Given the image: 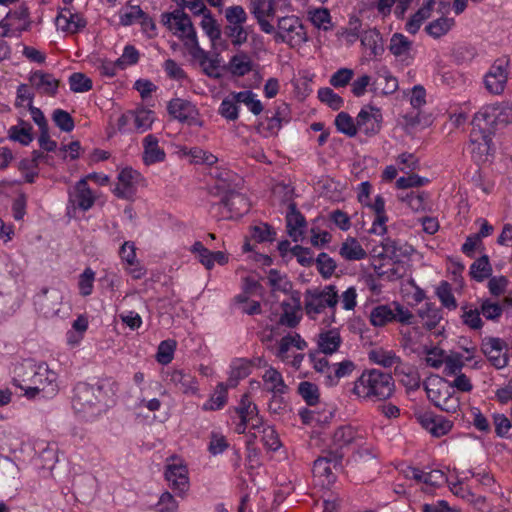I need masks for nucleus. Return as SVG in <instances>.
Here are the masks:
<instances>
[{"label": "nucleus", "instance_id": "nucleus-62", "mask_svg": "<svg viewBox=\"0 0 512 512\" xmlns=\"http://www.w3.org/2000/svg\"><path fill=\"white\" fill-rule=\"evenodd\" d=\"M318 98L322 103H325L333 110H339L343 106V99L331 88L324 87L318 90Z\"/></svg>", "mask_w": 512, "mask_h": 512}, {"label": "nucleus", "instance_id": "nucleus-39", "mask_svg": "<svg viewBox=\"0 0 512 512\" xmlns=\"http://www.w3.org/2000/svg\"><path fill=\"white\" fill-rule=\"evenodd\" d=\"M132 111L133 130L137 133H144L151 129L155 121V114L152 110L146 108H137Z\"/></svg>", "mask_w": 512, "mask_h": 512}, {"label": "nucleus", "instance_id": "nucleus-54", "mask_svg": "<svg viewBox=\"0 0 512 512\" xmlns=\"http://www.w3.org/2000/svg\"><path fill=\"white\" fill-rule=\"evenodd\" d=\"M337 130L349 137L356 135L358 131L357 121L346 112H340L335 118Z\"/></svg>", "mask_w": 512, "mask_h": 512}, {"label": "nucleus", "instance_id": "nucleus-32", "mask_svg": "<svg viewBox=\"0 0 512 512\" xmlns=\"http://www.w3.org/2000/svg\"><path fill=\"white\" fill-rule=\"evenodd\" d=\"M264 388L272 393L274 397L281 396L288 391L282 374L273 367H269L262 376Z\"/></svg>", "mask_w": 512, "mask_h": 512}, {"label": "nucleus", "instance_id": "nucleus-45", "mask_svg": "<svg viewBox=\"0 0 512 512\" xmlns=\"http://www.w3.org/2000/svg\"><path fill=\"white\" fill-rule=\"evenodd\" d=\"M369 360L385 368H391L395 364H400V357L395 352L382 348L371 350L369 352Z\"/></svg>", "mask_w": 512, "mask_h": 512}, {"label": "nucleus", "instance_id": "nucleus-23", "mask_svg": "<svg viewBox=\"0 0 512 512\" xmlns=\"http://www.w3.org/2000/svg\"><path fill=\"white\" fill-rule=\"evenodd\" d=\"M119 256L125 263V270L134 278L141 279L145 274V269L139 264L136 256V246L132 241H125L119 250Z\"/></svg>", "mask_w": 512, "mask_h": 512}, {"label": "nucleus", "instance_id": "nucleus-18", "mask_svg": "<svg viewBox=\"0 0 512 512\" xmlns=\"http://www.w3.org/2000/svg\"><path fill=\"white\" fill-rule=\"evenodd\" d=\"M95 195L88 186L86 179L81 178L69 191V203L82 211H88L95 203Z\"/></svg>", "mask_w": 512, "mask_h": 512}, {"label": "nucleus", "instance_id": "nucleus-42", "mask_svg": "<svg viewBox=\"0 0 512 512\" xmlns=\"http://www.w3.org/2000/svg\"><path fill=\"white\" fill-rule=\"evenodd\" d=\"M253 68L251 57L245 52H239L229 60V70L233 75L244 76Z\"/></svg>", "mask_w": 512, "mask_h": 512}, {"label": "nucleus", "instance_id": "nucleus-36", "mask_svg": "<svg viewBox=\"0 0 512 512\" xmlns=\"http://www.w3.org/2000/svg\"><path fill=\"white\" fill-rule=\"evenodd\" d=\"M214 177L216 179L215 189L219 195L237 188L239 183L237 174L227 169H216Z\"/></svg>", "mask_w": 512, "mask_h": 512}, {"label": "nucleus", "instance_id": "nucleus-9", "mask_svg": "<svg viewBox=\"0 0 512 512\" xmlns=\"http://www.w3.org/2000/svg\"><path fill=\"white\" fill-rule=\"evenodd\" d=\"M272 34L277 43L287 44L291 48L300 47L308 40L302 20L295 15L278 18L275 31Z\"/></svg>", "mask_w": 512, "mask_h": 512}, {"label": "nucleus", "instance_id": "nucleus-50", "mask_svg": "<svg viewBox=\"0 0 512 512\" xmlns=\"http://www.w3.org/2000/svg\"><path fill=\"white\" fill-rule=\"evenodd\" d=\"M267 282L273 292L287 294L292 290V283L288 277L276 269H271L268 272Z\"/></svg>", "mask_w": 512, "mask_h": 512}, {"label": "nucleus", "instance_id": "nucleus-44", "mask_svg": "<svg viewBox=\"0 0 512 512\" xmlns=\"http://www.w3.org/2000/svg\"><path fill=\"white\" fill-rule=\"evenodd\" d=\"M418 314L422 319L424 326L429 330L435 328L442 319L441 310L432 303H425L419 309Z\"/></svg>", "mask_w": 512, "mask_h": 512}, {"label": "nucleus", "instance_id": "nucleus-40", "mask_svg": "<svg viewBox=\"0 0 512 512\" xmlns=\"http://www.w3.org/2000/svg\"><path fill=\"white\" fill-rule=\"evenodd\" d=\"M339 254L348 261H357L365 259L366 251L355 238H347L341 245Z\"/></svg>", "mask_w": 512, "mask_h": 512}, {"label": "nucleus", "instance_id": "nucleus-1", "mask_svg": "<svg viewBox=\"0 0 512 512\" xmlns=\"http://www.w3.org/2000/svg\"><path fill=\"white\" fill-rule=\"evenodd\" d=\"M116 391V384L110 380L95 384L80 382L73 390L72 409L79 418L93 421L114 404Z\"/></svg>", "mask_w": 512, "mask_h": 512}, {"label": "nucleus", "instance_id": "nucleus-28", "mask_svg": "<svg viewBox=\"0 0 512 512\" xmlns=\"http://www.w3.org/2000/svg\"><path fill=\"white\" fill-rule=\"evenodd\" d=\"M286 226L287 232L293 241L298 242L303 239L306 230V221L294 204L289 205V210L286 215Z\"/></svg>", "mask_w": 512, "mask_h": 512}, {"label": "nucleus", "instance_id": "nucleus-16", "mask_svg": "<svg viewBox=\"0 0 512 512\" xmlns=\"http://www.w3.org/2000/svg\"><path fill=\"white\" fill-rule=\"evenodd\" d=\"M55 24L57 30L68 34H76L86 27L87 21L82 14L70 7H64L59 10Z\"/></svg>", "mask_w": 512, "mask_h": 512}, {"label": "nucleus", "instance_id": "nucleus-46", "mask_svg": "<svg viewBox=\"0 0 512 512\" xmlns=\"http://www.w3.org/2000/svg\"><path fill=\"white\" fill-rule=\"evenodd\" d=\"M412 42L403 34L395 33L390 39L389 50L398 58L405 59L409 56Z\"/></svg>", "mask_w": 512, "mask_h": 512}, {"label": "nucleus", "instance_id": "nucleus-27", "mask_svg": "<svg viewBox=\"0 0 512 512\" xmlns=\"http://www.w3.org/2000/svg\"><path fill=\"white\" fill-rule=\"evenodd\" d=\"M168 381L186 395L198 394V381L196 377L190 373L184 372L183 370H173L168 375Z\"/></svg>", "mask_w": 512, "mask_h": 512}, {"label": "nucleus", "instance_id": "nucleus-63", "mask_svg": "<svg viewBox=\"0 0 512 512\" xmlns=\"http://www.w3.org/2000/svg\"><path fill=\"white\" fill-rule=\"evenodd\" d=\"M71 91L75 93H84L92 89V80L85 74L77 72L69 77Z\"/></svg>", "mask_w": 512, "mask_h": 512}, {"label": "nucleus", "instance_id": "nucleus-22", "mask_svg": "<svg viewBox=\"0 0 512 512\" xmlns=\"http://www.w3.org/2000/svg\"><path fill=\"white\" fill-rule=\"evenodd\" d=\"M343 343L339 328L322 329L316 336L318 352L325 356L338 352Z\"/></svg>", "mask_w": 512, "mask_h": 512}, {"label": "nucleus", "instance_id": "nucleus-17", "mask_svg": "<svg viewBox=\"0 0 512 512\" xmlns=\"http://www.w3.org/2000/svg\"><path fill=\"white\" fill-rule=\"evenodd\" d=\"M505 342L496 337H489L482 341L481 349L496 369H502L508 364V356L504 351Z\"/></svg>", "mask_w": 512, "mask_h": 512}, {"label": "nucleus", "instance_id": "nucleus-41", "mask_svg": "<svg viewBox=\"0 0 512 512\" xmlns=\"http://www.w3.org/2000/svg\"><path fill=\"white\" fill-rule=\"evenodd\" d=\"M32 125L29 122L20 120L17 125L11 126L8 130V136L12 141L19 142L22 145H29L33 141Z\"/></svg>", "mask_w": 512, "mask_h": 512}, {"label": "nucleus", "instance_id": "nucleus-55", "mask_svg": "<svg viewBox=\"0 0 512 512\" xmlns=\"http://www.w3.org/2000/svg\"><path fill=\"white\" fill-rule=\"evenodd\" d=\"M96 273L90 267H86L78 277L79 294L83 297L90 296L94 290Z\"/></svg>", "mask_w": 512, "mask_h": 512}, {"label": "nucleus", "instance_id": "nucleus-29", "mask_svg": "<svg viewBox=\"0 0 512 512\" xmlns=\"http://www.w3.org/2000/svg\"><path fill=\"white\" fill-rule=\"evenodd\" d=\"M29 81L42 94L54 96L57 93L59 82L50 73L40 70L34 71L30 74Z\"/></svg>", "mask_w": 512, "mask_h": 512}, {"label": "nucleus", "instance_id": "nucleus-59", "mask_svg": "<svg viewBox=\"0 0 512 512\" xmlns=\"http://www.w3.org/2000/svg\"><path fill=\"white\" fill-rule=\"evenodd\" d=\"M225 35L230 39L235 47H241L248 40V31L244 25H226Z\"/></svg>", "mask_w": 512, "mask_h": 512}, {"label": "nucleus", "instance_id": "nucleus-52", "mask_svg": "<svg viewBox=\"0 0 512 512\" xmlns=\"http://www.w3.org/2000/svg\"><path fill=\"white\" fill-rule=\"evenodd\" d=\"M193 51L194 50L192 49L189 52V55L194 60L198 61L200 66L203 68L204 73L210 77H217L218 76L217 70L219 68L218 60L211 58L209 56V53L207 51H205L203 48H202L203 54L195 55V54H193Z\"/></svg>", "mask_w": 512, "mask_h": 512}, {"label": "nucleus", "instance_id": "nucleus-14", "mask_svg": "<svg viewBox=\"0 0 512 512\" xmlns=\"http://www.w3.org/2000/svg\"><path fill=\"white\" fill-rule=\"evenodd\" d=\"M358 131L366 135H375L381 130L383 116L381 109L371 105H365L359 111L357 117Z\"/></svg>", "mask_w": 512, "mask_h": 512}, {"label": "nucleus", "instance_id": "nucleus-20", "mask_svg": "<svg viewBox=\"0 0 512 512\" xmlns=\"http://www.w3.org/2000/svg\"><path fill=\"white\" fill-rule=\"evenodd\" d=\"M142 162L146 166L162 163L166 160V152L159 144L155 134H148L142 140Z\"/></svg>", "mask_w": 512, "mask_h": 512}, {"label": "nucleus", "instance_id": "nucleus-37", "mask_svg": "<svg viewBox=\"0 0 512 512\" xmlns=\"http://www.w3.org/2000/svg\"><path fill=\"white\" fill-rule=\"evenodd\" d=\"M369 320L374 327H383L389 323L394 322L395 316L393 314V305L380 304L372 308L369 315Z\"/></svg>", "mask_w": 512, "mask_h": 512}, {"label": "nucleus", "instance_id": "nucleus-48", "mask_svg": "<svg viewBox=\"0 0 512 512\" xmlns=\"http://www.w3.org/2000/svg\"><path fill=\"white\" fill-rule=\"evenodd\" d=\"M454 25L455 20L453 18L441 17L426 25L425 31L429 36L438 39L446 35Z\"/></svg>", "mask_w": 512, "mask_h": 512}, {"label": "nucleus", "instance_id": "nucleus-31", "mask_svg": "<svg viewBox=\"0 0 512 512\" xmlns=\"http://www.w3.org/2000/svg\"><path fill=\"white\" fill-rule=\"evenodd\" d=\"M492 132L473 129L470 134L469 150L472 154L487 155L491 150Z\"/></svg>", "mask_w": 512, "mask_h": 512}, {"label": "nucleus", "instance_id": "nucleus-51", "mask_svg": "<svg viewBox=\"0 0 512 512\" xmlns=\"http://www.w3.org/2000/svg\"><path fill=\"white\" fill-rule=\"evenodd\" d=\"M250 373V364L245 359H236L231 364L228 384L231 388L235 387L239 379L247 377Z\"/></svg>", "mask_w": 512, "mask_h": 512}, {"label": "nucleus", "instance_id": "nucleus-24", "mask_svg": "<svg viewBox=\"0 0 512 512\" xmlns=\"http://www.w3.org/2000/svg\"><path fill=\"white\" fill-rule=\"evenodd\" d=\"M167 109L173 118L183 123H193L198 115L196 106L192 102L181 98L170 100Z\"/></svg>", "mask_w": 512, "mask_h": 512}, {"label": "nucleus", "instance_id": "nucleus-19", "mask_svg": "<svg viewBox=\"0 0 512 512\" xmlns=\"http://www.w3.org/2000/svg\"><path fill=\"white\" fill-rule=\"evenodd\" d=\"M333 444L336 447L335 451H340L344 447L349 446L352 448L355 445L362 446L365 444V434L362 430L352 426H341L333 434Z\"/></svg>", "mask_w": 512, "mask_h": 512}, {"label": "nucleus", "instance_id": "nucleus-6", "mask_svg": "<svg viewBox=\"0 0 512 512\" xmlns=\"http://www.w3.org/2000/svg\"><path fill=\"white\" fill-rule=\"evenodd\" d=\"M428 399L440 410L454 414L460 409V398L449 381L442 377L428 378L424 383Z\"/></svg>", "mask_w": 512, "mask_h": 512}, {"label": "nucleus", "instance_id": "nucleus-47", "mask_svg": "<svg viewBox=\"0 0 512 512\" xmlns=\"http://www.w3.org/2000/svg\"><path fill=\"white\" fill-rule=\"evenodd\" d=\"M229 387L228 382L226 384L219 383L214 394L203 404L202 409L205 411L220 410L227 402V390Z\"/></svg>", "mask_w": 512, "mask_h": 512}, {"label": "nucleus", "instance_id": "nucleus-12", "mask_svg": "<svg viewBox=\"0 0 512 512\" xmlns=\"http://www.w3.org/2000/svg\"><path fill=\"white\" fill-rule=\"evenodd\" d=\"M144 181L142 174L132 167L121 169L113 193L120 199L131 200L136 195L138 186Z\"/></svg>", "mask_w": 512, "mask_h": 512}, {"label": "nucleus", "instance_id": "nucleus-35", "mask_svg": "<svg viewBox=\"0 0 512 512\" xmlns=\"http://www.w3.org/2000/svg\"><path fill=\"white\" fill-rule=\"evenodd\" d=\"M252 430L254 431V437H260L264 446H266L268 449L276 451L280 448L281 443L278 434L272 426H269L261 421L259 426L254 427Z\"/></svg>", "mask_w": 512, "mask_h": 512}, {"label": "nucleus", "instance_id": "nucleus-43", "mask_svg": "<svg viewBox=\"0 0 512 512\" xmlns=\"http://www.w3.org/2000/svg\"><path fill=\"white\" fill-rule=\"evenodd\" d=\"M355 368V363L350 359L333 363L332 374L328 376V386H336L340 379L350 376Z\"/></svg>", "mask_w": 512, "mask_h": 512}, {"label": "nucleus", "instance_id": "nucleus-2", "mask_svg": "<svg viewBox=\"0 0 512 512\" xmlns=\"http://www.w3.org/2000/svg\"><path fill=\"white\" fill-rule=\"evenodd\" d=\"M13 374V384L23 390L28 399L39 395L50 399L59 391L58 374L46 362L17 364Z\"/></svg>", "mask_w": 512, "mask_h": 512}, {"label": "nucleus", "instance_id": "nucleus-11", "mask_svg": "<svg viewBox=\"0 0 512 512\" xmlns=\"http://www.w3.org/2000/svg\"><path fill=\"white\" fill-rule=\"evenodd\" d=\"M509 75V59H496L484 75V86L493 95H501L507 85Z\"/></svg>", "mask_w": 512, "mask_h": 512}, {"label": "nucleus", "instance_id": "nucleus-56", "mask_svg": "<svg viewBox=\"0 0 512 512\" xmlns=\"http://www.w3.org/2000/svg\"><path fill=\"white\" fill-rule=\"evenodd\" d=\"M309 19L311 23L318 29L328 31L331 29V15L326 8H316L309 11Z\"/></svg>", "mask_w": 512, "mask_h": 512}, {"label": "nucleus", "instance_id": "nucleus-4", "mask_svg": "<svg viewBox=\"0 0 512 512\" xmlns=\"http://www.w3.org/2000/svg\"><path fill=\"white\" fill-rule=\"evenodd\" d=\"M161 23L182 42L188 53L193 49V54H203L197 31L186 12L181 9L164 12L161 14Z\"/></svg>", "mask_w": 512, "mask_h": 512}, {"label": "nucleus", "instance_id": "nucleus-26", "mask_svg": "<svg viewBox=\"0 0 512 512\" xmlns=\"http://www.w3.org/2000/svg\"><path fill=\"white\" fill-rule=\"evenodd\" d=\"M420 423L429 433L434 437H442L448 434L452 427L453 422L442 415L434 413H424L420 417Z\"/></svg>", "mask_w": 512, "mask_h": 512}, {"label": "nucleus", "instance_id": "nucleus-10", "mask_svg": "<svg viewBox=\"0 0 512 512\" xmlns=\"http://www.w3.org/2000/svg\"><path fill=\"white\" fill-rule=\"evenodd\" d=\"M249 209V200L235 188L222 194L220 202L211 205L210 212L218 219L228 220L243 216Z\"/></svg>", "mask_w": 512, "mask_h": 512}, {"label": "nucleus", "instance_id": "nucleus-49", "mask_svg": "<svg viewBox=\"0 0 512 512\" xmlns=\"http://www.w3.org/2000/svg\"><path fill=\"white\" fill-rule=\"evenodd\" d=\"M281 127L282 118L279 112H276L271 117H266L264 120L260 121L256 126V130L261 136L268 138L276 135Z\"/></svg>", "mask_w": 512, "mask_h": 512}, {"label": "nucleus", "instance_id": "nucleus-3", "mask_svg": "<svg viewBox=\"0 0 512 512\" xmlns=\"http://www.w3.org/2000/svg\"><path fill=\"white\" fill-rule=\"evenodd\" d=\"M395 384L389 373L379 369L364 370L354 381L352 393L363 401L379 402L389 399Z\"/></svg>", "mask_w": 512, "mask_h": 512}, {"label": "nucleus", "instance_id": "nucleus-38", "mask_svg": "<svg viewBox=\"0 0 512 512\" xmlns=\"http://www.w3.org/2000/svg\"><path fill=\"white\" fill-rule=\"evenodd\" d=\"M200 15L202 16L200 27L204 34L209 38L212 45H215L217 41L221 39L220 25L209 9Z\"/></svg>", "mask_w": 512, "mask_h": 512}, {"label": "nucleus", "instance_id": "nucleus-64", "mask_svg": "<svg viewBox=\"0 0 512 512\" xmlns=\"http://www.w3.org/2000/svg\"><path fill=\"white\" fill-rule=\"evenodd\" d=\"M225 18L228 25H245L248 15L242 6L233 5L225 9Z\"/></svg>", "mask_w": 512, "mask_h": 512}, {"label": "nucleus", "instance_id": "nucleus-33", "mask_svg": "<svg viewBox=\"0 0 512 512\" xmlns=\"http://www.w3.org/2000/svg\"><path fill=\"white\" fill-rule=\"evenodd\" d=\"M280 323L288 327H295L301 319L302 309L299 297H292L291 302L283 301Z\"/></svg>", "mask_w": 512, "mask_h": 512}, {"label": "nucleus", "instance_id": "nucleus-30", "mask_svg": "<svg viewBox=\"0 0 512 512\" xmlns=\"http://www.w3.org/2000/svg\"><path fill=\"white\" fill-rule=\"evenodd\" d=\"M497 105L491 104L482 107L473 117L472 128L491 131L497 125Z\"/></svg>", "mask_w": 512, "mask_h": 512}, {"label": "nucleus", "instance_id": "nucleus-25", "mask_svg": "<svg viewBox=\"0 0 512 512\" xmlns=\"http://www.w3.org/2000/svg\"><path fill=\"white\" fill-rule=\"evenodd\" d=\"M386 202L381 195H377L374 201H370V205H365L370 208L374 213L371 228L369 232L378 236H383L387 232L386 223L388 222V216L385 210Z\"/></svg>", "mask_w": 512, "mask_h": 512}, {"label": "nucleus", "instance_id": "nucleus-15", "mask_svg": "<svg viewBox=\"0 0 512 512\" xmlns=\"http://www.w3.org/2000/svg\"><path fill=\"white\" fill-rule=\"evenodd\" d=\"M235 410L240 417V423L236 427L238 433H244L247 427H250V429L258 427L262 421L258 415L256 404L251 401L247 394L241 397Z\"/></svg>", "mask_w": 512, "mask_h": 512}, {"label": "nucleus", "instance_id": "nucleus-7", "mask_svg": "<svg viewBox=\"0 0 512 512\" xmlns=\"http://www.w3.org/2000/svg\"><path fill=\"white\" fill-rule=\"evenodd\" d=\"M240 104H244L254 115H259L263 111L257 94L251 90H243L226 96L219 105L218 113L228 121H235L239 118Z\"/></svg>", "mask_w": 512, "mask_h": 512}, {"label": "nucleus", "instance_id": "nucleus-5", "mask_svg": "<svg viewBox=\"0 0 512 512\" xmlns=\"http://www.w3.org/2000/svg\"><path fill=\"white\" fill-rule=\"evenodd\" d=\"M338 303L339 296L334 285L307 289L304 293V311L311 320H316L328 309L331 312L328 323H336L335 309Z\"/></svg>", "mask_w": 512, "mask_h": 512}, {"label": "nucleus", "instance_id": "nucleus-58", "mask_svg": "<svg viewBox=\"0 0 512 512\" xmlns=\"http://www.w3.org/2000/svg\"><path fill=\"white\" fill-rule=\"evenodd\" d=\"M177 343L175 340L167 339L161 341L156 353V360L159 364L167 365L171 363L174 357Z\"/></svg>", "mask_w": 512, "mask_h": 512}, {"label": "nucleus", "instance_id": "nucleus-34", "mask_svg": "<svg viewBox=\"0 0 512 512\" xmlns=\"http://www.w3.org/2000/svg\"><path fill=\"white\" fill-rule=\"evenodd\" d=\"M362 46L369 50L370 55L377 57L384 52L383 39L379 31L376 29H368L361 34Z\"/></svg>", "mask_w": 512, "mask_h": 512}, {"label": "nucleus", "instance_id": "nucleus-53", "mask_svg": "<svg viewBox=\"0 0 512 512\" xmlns=\"http://www.w3.org/2000/svg\"><path fill=\"white\" fill-rule=\"evenodd\" d=\"M492 273V267L489 262V258L487 255H483L478 258L475 262L470 266V274L473 279L478 282L483 281L488 278Z\"/></svg>", "mask_w": 512, "mask_h": 512}, {"label": "nucleus", "instance_id": "nucleus-60", "mask_svg": "<svg viewBox=\"0 0 512 512\" xmlns=\"http://www.w3.org/2000/svg\"><path fill=\"white\" fill-rule=\"evenodd\" d=\"M436 295L439 298L441 304L449 309L454 310L457 307L456 299L453 295L451 285L446 282L442 281L439 286L436 289Z\"/></svg>", "mask_w": 512, "mask_h": 512}, {"label": "nucleus", "instance_id": "nucleus-57", "mask_svg": "<svg viewBox=\"0 0 512 512\" xmlns=\"http://www.w3.org/2000/svg\"><path fill=\"white\" fill-rule=\"evenodd\" d=\"M144 16V11L139 5H127L119 13V23L122 26H131L139 22L140 18Z\"/></svg>", "mask_w": 512, "mask_h": 512}, {"label": "nucleus", "instance_id": "nucleus-21", "mask_svg": "<svg viewBox=\"0 0 512 512\" xmlns=\"http://www.w3.org/2000/svg\"><path fill=\"white\" fill-rule=\"evenodd\" d=\"M343 452L341 451H328L324 455L319 456L313 464V474L317 477H324L328 482L332 478V467L337 469L341 466L343 459Z\"/></svg>", "mask_w": 512, "mask_h": 512}, {"label": "nucleus", "instance_id": "nucleus-8", "mask_svg": "<svg viewBox=\"0 0 512 512\" xmlns=\"http://www.w3.org/2000/svg\"><path fill=\"white\" fill-rule=\"evenodd\" d=\"M250 13L255 18L261 31L272 34L275 26L270 23L278 12L292 11L290 0H249Z\"/></svg>", "mask_w": 512, "mask_h": 512}, {"label": "nucleus", "instance_id": "nucleus-61", "mask_svg": "<svg viewBox=\"0 0 512 512\" xmlns=\"http://www.w3.org/2000/svg\"><path fill=\"white\" fill-rule=\"evenodd\" d=\"M298 393L304 401L310 405H316L319 402V388L316 384L303 381L298 386Z\"/></svg>", "mask_w": 512, "mask_h": 512}, {"label": "nucleus", "instance_id": "nucleus-13", "mask_svg": "<svg viewBox=\"0 0 512 512\" xmlns=\"http://www.w3.org/2000/svg\"><path fill=\"white\" fill-rule=\"evenodd\" d=\"M165 479L179 496H184L189 489L188 469L182 460L172 459L166 464Z\"/></svg>", "mask_w": 512, "mask_h": 512}]
</instances>
